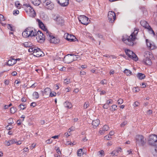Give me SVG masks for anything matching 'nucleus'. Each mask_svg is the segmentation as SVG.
Listing matches in <instances>:
<instances>
[{"instance_id": "obj_1", "label": "nucleus", "mask_w": 157, "mask_h": 157, "mask_svg": "<svg viewBox=\"0 0 157 157\" xmlns=\"http://www.w3.org/2000/svg\"><path fill=\"white\" fill-rule=\"evenodd\" d=\"M139 29L137 28H135L134 32L131 35L126 38L123 37L122 38V40L127 45L132 46L133 45L134 42L136 39V36Z\"/></svg>"}, {"instance_id": "obj_2", "label": "nucleus", "mask_w": 157, "mask_h": 157, "mask_svg": "<svg viewBox=\"0 0 157 157\" xmlns=\"http://www.w3.org/2000/svg\"><path fill=\"white\" fill-rule=\"evenodd\" d=\"M143 62L146 65H151L152 64L151 59L153 57V55L150 52L147 51L145 52Z\"/></svg>"}, {"instance_id": "obj_3", "label": "nucleus", "mask_w": 157, "mask_h": 157, "mask_svg": "<svg viewBox=\"0 0 157 157\" xmlns=\"http://www.w3.org/2000/svg\"><path fill=\"white\" fill-rule=\"evenodd\" d=\"M46 38L50 43L55 44L59 43V39L57 37L54 36L49 32L47 31V33H46Z\"/></svg>"}, {"instance_id": "obj_4", "label": "nucleus", "mask_w": 157, "mask_h": 157, "mask_svg": "<svg viewBox=\"0 0 157 157\" xmlns=\"http://www.w3.org/2000/svg\"><path fill=\"white\" fill-rule=\"evenodd\" d=\"M35 36H36V39L38 42L40 43L44 42L45 40V36L41 31H38Z\"/></svg>"}, {"instance_id": "obj_5", "label": "nucleus", "mask_w": 157, "mask_h": 157, "mask_svg": "<svg viewBox=\"0 0 157 157\" xmlns=\"http://www.w3.org/2000/svg\"><path fill=\"white\" fill-rule=\"evenodd\" d=\"M156 142H157V136L155 135L150 136L148 140L149 144L151 145L155 146Z\"/></svg>"}, {"instance_id": "obj_6", "label": "nucleus", "mask_w": 157, "mask_h": 157, "mask_svg": "<svg viewBox=\"0 0 157 157\" xmlns=\"http://www.w3.org/2000/svg\"><path fill=\"white\" fill-rule=\"evenodd\" d=\"M125 52L128 57L136 61L138 60V58L136 55L132 51L129 49L125 50Z\"/></svg>"}, {"instance_id": "obj_7", "label": "nucleus", "mask_w": 157, "mask_h": 157, "mask_svg": "<svg viewBox=\"0 0 157 157\" xmlns=\"http://www.w3.org/2000/svg\"><path fill=\"white\" fill-rule=\"evenodd\" d=\"M136 144L143 146L145 143L146 139L141 135H137L136 136Z\"/></svg>"}, {"instance_id": "obj_8", "label": "nucleus", "mask_w": 157, "mask_h": 157, "mask_svg": "<svg viewBox=\"0 0 157 157\" xmlns=\"http://www.w3.org/2000/svg\"><path fill=\"white\" fill-rule=\"evenodd\" d=\"M89 18L84 15L80 16L78 17L79 21L81 23L84 25H87L89 23Z\"/></svg>"}, {"instance_id": "obj_9", "label": "nucleus", "mask_w": 157, "mask_h": 157, "mask_svg": "<svg viewBox=\"0 0 157 157\" xmlns=\"http://www.w3.org/2000/svg\"><path fill=\"white\" fill-rule=\"evenodd\" d=\"M108 17L109 22L111 23L113 22L116 19V15L114 12L109 11L108 13Z\"/></svg>"}, {"instance_id": "obj_10", "label": "nucleus", "mask_w": 157, "mask_h": 157, "mask_svg": "<svg viewBox=\"0 0 157 157\" xmlns=\"http://www.w3.org/2000/svg\"><path fill=\"white\" fill-rule=\"evenodd\" d=\"M43 52L40 50V49L38 48H37L35 50V52L34 53L33 55L36 57H39L43 56Z\"/></svg>"}, {"instance_id": "obj_11", "label": "nucleus", "mask_w": 157, "mask_h": 157, "mask_svg": "<svg viewBox=\"0 0 157 157\" xmlns=\"http://www.w3.org/2000/svg\"><path fill=\"white\" fill-rule=\"evenodd\" d=\"M56 1L57 3L62 7L66 6L69 4V0H56Z\"/></svg>"}, {"instance_id": "obj_12", "label": "nucleus", "mask_w": 157, "mask_h": 157, "mask_svg": "<svg viewBox=\"0 0 157 157\" xmlns=\"http://www.w3.org/2000/svg\"><path fill=\"white\" fill-rule=\"evenodd\" d=\"M69 55H70V56H74L73 59V60H71L70 61H67V60L69 59V58L65 57L64 58V60L65 62V63H70L71 62H72L73 61H74L75 60H76L78 58V55H73L72 54H69L67 55V56H69Z\"/></svg>"}, {"instance_id": "obj_13", "label": "nucleus", "mask_w": 157, "mask_h": 157, "mask_svg": "<svg viewBox=\"0 0 157 157\" xmlns=\"http://www.w3.org/2000/svg\"><path fill=\"white\" fill-rule=\"evenodd\" d=\"M66 36L65 39L67 40L70 41H74V38H75V37L72 35L70 34H69L68 33H66L64 35V37H65Z\"/></svg>"}, {"instance_id": "obj_14", "label": "nucleus", "mask_w": 157, "mask_h": 157, "mask_svg": "<svg viewBox=\"0 0 157 157\" xmlns=\"http://www.w3.org/2000/svg\"><path fill=\"white\" fill-rule=\"evenodd\" d=\"M26 12H29L30 16L32 17H34L36 15V13L32 7L30 6Z\"/></svg>"}, {"instance_id": "obj_15", "label": "nucleus", "mask_w": 157, "mask_h": 157, "mask_svg": "<svg viewBox=\"0 0 157 157\" xmlns=\"http://www.w3.org/2000/svg\"><path fill=\"white\" fill-rule=\"evenodd\" d=\"M37 21L38 22L39 25L40 27L45 31V33L46 34V33H47V31H48L45 28L43 23L39 19H37Z\"/></svg>"}, {"instance_id": "obj_16", "label": "nucleus", "mask_w": 157, "mask_h": 157, "mask_svg": "<svg viewBox=\"0 0 157 157\" xmlns=\"http://www.w3.org/2000/svg\"><path fill=\"white\" fill-rule=\"evenodd\" d=\"M146 44L149 49L153 50L156 48V47L153 44L151 43L147 39L146 40Z\"/></svg>"}, {"instance_id": "obj_17", "label": "nucleus", "mask_w": 157, "mask_h": 157, "mask_svg": "<svg viewBox=\"0 0 157 157\" xmlns=\"http://www.w3.org/2000/svg\"><path fill=\"white\" fill-rule=\"evenodd\" d=\"M28 32L29 33L30 35L29 36L32 37L35 36L36 33V31L35 30H33V28L29 27V30Z\"/></svg>"}, {"instance_id": "obj_18", "label": "nucleus", "mask_w": 157, "mask_h": 157, "mask_svg": "<svg viewBox=\"0 0 157 157\" xmlns=\"http://www.w3.org/2000/svg\"><path fill=\"white\" fill-rule=\"evenodd\" d=\"M29 30V27H28L27 28L25 29V30L22 33V35L25 38H27L30 35L29 34V32H28Z\"/></svg>"}, {"instance_id": "obj_19", "label": "nucleus", "mask_w": 157, "mask_h": 157, "mask_svg": "<svg viewBox=\"0 0 157 157\" xmlns=\"http://www.w3.org/2000/svg\"><path fill=\"white\" fill-rule=\"evenodd\" d=\"M29 30V27H28L27 28L25 29V30L22 33V35L25 38H27L30 35L29 34V32H28Z\"/></svg>"}, {"instance_id": "obj_20", "label": "nucleus", "mask_w": 157, "mask_h": 157, "mask_svg": "<svg viewBox=\"0 0 157 157\" xmlns=\"http://www.w3.org/2000/svg\"><path fill=\"white\" fill-rule=\"evenodd\" d=\"M100 121L98 119H96L93 121L92 125L94 128H96L99 124Z\"/></svg>"}, {"instance_id": "obj_21", "label": "nucleus", "mask_w": 157, "mask_h": 157, "mask_svg": "<svg viewBox=\"0 0 157 157\" xmlns=\"http://www.w3.org/2000/svg\"><path fill=\"white\" fill-rule=\"evenodd\" d=\"M16 63V60L12 59L8 60L7 64L9 66H12Z\"/></svg>"}, {"instance_id": "obj_22", "label": "nucleus", "mask_w": 157, "mask_h": 157, "mask_svg": "<svg viewBox=\"0 0 157 157\" xmlns=\"http://www.w3.org/2000/svg\"><path fill=\"white\" fill-rule=\"evenodd\" d=\"M122 149L121 147L118 148L117 150H114L111 153V154L113 155V156L114 155H117L118 154V153L120 151H121Z\"/></svg>"}, {"instance_id": "obj_23", "label": "nucleus", "mask_w": 157, "mask_h": 157, "mask_svg": "<svg viewBox=\"0 0 157 157\" xmlns=\"http://www.w3.org/2000/svg\"><path fill=\"white\" fill-rule=\"evenodd\" d=\"M56 21L58 24L60 25H63L64 22V20L61 17H58L56 18Z\"/></svg>"}, {"instance_id": "obj_24", "label": "nucleus", "mask_w": 157, "mask_h": 157, "mask_svg": "<svg viewBox=\"0 0 157 157\" xmlns=\"http://www.w3.org/2000/svg\"><path fill=\"white\" fill-rule=\"evenodd\" d=\"M140 24L141 25L144 27L145 28L147 29V27H148L149 25L148 24L146 21H140Z\"/></svg>"}, {"instance_id": "obj_25", "label": "nucleus", "mask_w": 157, "mask_h": 157, "mask_svg": "<svg viewBox=\"0 0 157 157\" xmlns=\"http://www.w3.org/2000/svg\"><path fill=\"white\" fill-rule=\"evenodd\" d=\"M64 105L65 107L68 109H70L72 107L71 104L69 102H65L64 103Z\"/></svg>"}, {"instance_id": "obj_26", "label": "nucleus", "mask_w": 157, "mask_h": 157, "mask_svg": "<svg viewBox=\"0 0 157 157\" xmlns=\"http://www.w3.org/2000/svg\"><path fill=\"white\" fill-rule=\"evenodd\" d=\"M137 77L140 79H142L145 77V75L144 74L139 73L137 75Z\"/></svg>"}, {"instance_id": "obj_27", "label": "nucleus", "mask_w": 157, "mask_h": 157, "mask_svg": "<svg viewBox=\"0 0 157 157\" xmlns=\"http://www.w3.org/2000/svg\"><path fill=\"white\" fill-rule=\"evenodd\" d=\"M51 91V89L49 88H46L44 90V91H42L43 92V94H46V95H48L49 93H50V92Z\"/></svg>"}, {"instance_id": "obj_28", "label": "nucleus", "mask_w": 157, "mask_h": 157, "mask_svg": "<svg viewBox=\"0 0 157 157\" xmlns=\"http://www.w3.org/2000/svg\"><path fill=\"white\" fill-rule=\"evenodd\" d=\"M24 47L26 48L30 47L33 46L32 43L30 42H25L23 44Z\"/></svg>"}, {"instance_id": "obj_29", "label": "nucleus", "mask_w": 157, "mask_h": 157, "mask_svg": "<svg viewBox=\"0 0 157 157\" xmlns=\"http://www.w3.org/2000/svg\"><path fill=\"white\" fill-rule=\"evenodd\" d=\"M151 152L154 156H157V147H153L151 149Z\"/></svg>"}, {"instance_id": "obj_30", "label": "nucleus", "mask_w": 157, "mask_h": 157, "mask_svg": "<svg viewBox=\"0 0 157 157\" xmlns=\"http://www.w3.org/2000/svg\"><path fill=\"white\" fill-rule=\"evenodd\" d=\"M147 29L148 30V31L150 33L153 34L154 35H155V32L149 25L148 26V27L147 28Z\"/></svg>"}, {"instance_id": "obj_31", "label": "nucleus", "mask_w": 157, "mask_h": 157, "mask_svg": "<svg viewBox=\"0 0 157 157\" xmlns=\"http://www.w3.org/2000/svg\"><path fill=\"white\" fill-rule=\"evenodd\" d=\"M54 5L52 3L50 4H49L48 6H47L46 8L48 10H52L54 8Z\"/></svg>"}, {"instance_id": "obj_32", "label": "nucleus", "mask_w": 157, "mask_h": 157, "mask_svg": "<svg viewBox=\"0 0 157 157\" xmlns=\"http://www.w3.org/2000/svg\"><path fill=\"white\" fill-rule=\"evenodd\" d=\"M124 72L127 75H131L132 72L129 70L125 69L124 71Z\"/></svg>"}, {"instance_id": "obj_33", "label": "nucleus", "mask_w": 157, "mask_h": 157, "mask_svg": "<svg viewBox=\"0 0 157 157\" xmlns=\"http://www.w3.org/2000/svg\"><path fill=\"white\" fill-rule=\"evenodd\" d=\"M36 47H33L30 48L29 50L28 51L29 52H33V55H34V52H35V50H36Z\"/></svg>"}, {"instance_id": "obj_34", "label": "nucleus", "mask_w": 157, "mask_h": 157, "mask_svg": "<svg viewBox=\"0 0 157 157\" xmlns=\"http://www.w3.org/2000/svg\"><path fill=\"white\" fill-rule=\"evenodd\" d=\"M33 96L36 98L37 99L39 97V95L38 93L37 92H34L33 94Z\"/></svg>"}, {"instance_id": "obj_35", "label": "nucleus", "mask_w": 157, "mask_h": 157, "mask_svg": "<svg viewBox=\"0 0 157 157\" xmlns=\"http://www.w3.org/2000/svg\"><path fill=\"white\" fill-rule=\"evenodd\" d=\"M103 131H107L109 129V127L107 125H105L102 128Z\"/></svg>"}, {"instance_id": "obj_36", "label": "nucleus", "mask_w": 157, "mask_h": 157, "mask_svg": "<svg viewBox=\"0 0 157 157\" xmlns=\"http://www.w3.org/2000/svg\"><path fill=\"white\" fill-rule=\"evenodd\" d=\"M7 122L9 124H12L13 123V121L12 118H10L8 119Z\"/></svg>"}, {"instance_id": "obj_37", "label": "nucleus", "mask_w": 157, "mask_h": 157, "mask_svg": "<svg viewBox=\"0 0 157 157\" xmlns=\"http://www.w3.org/2000/svg\"><path fill=\"white\" fill-rule=\"evenodd\" d=\"M117 106L115 105H113L112 106V108L110 109L112 111H114L116 110Z\"/></svg>"}, {"instance_id": "obj_38", "label": "nucleus", "mask_w": 157, "mask_h": 157, "mask_svg": "<svg viewBox=\"0 0 157 157\" xmlns=\"http://www.w3.org/2000/svg\"><path fill=\"white\" fill-rule=\"evenodd\" d=\"M112 137L111 136H110V135H106L104 137L105 139L106 140H109Z\"/></svg>"}, {"instance_id": "obj_39", "label": "nucleus", "mask_w": 157, "mask_h": 157, "mask_svg": "<svg viewBox=\"0 0 157 157\" xmlns=\"http://www.w3.org/2000/svg\"><path fill=\"white\" fill-rule=\"evenodd\" d=\"M10 111L11 113L13 114L16 112V110L15 108H14L13 107L10 108Z\"/></svg>"}, {"instance_id": "obj_40", "label": "nucleus", "mask_w": 157, "mask_h": 157, "mask_svg": "<svg viewBox=\"0 0 157 157\" xmlns=\"http://www.w3.org/2000/svg\"><path fill=\"white\" fill-rule=\"evenodd\" d=\"M89 106V104L88 102L86 103V102L83 106V108L85 109L87 108Z\"/></svg>"}, {"instance_id": "obj_41", "label": "nucleus", "mask_w": 157, "mask_h": 157, "mask_svg": "<svg viewBox=\"0 0 157 157\" xmlns=\"http://www.w3.org/2000/svg\"><path fill=\"white\" fill-rule=\"evenodd\" d=\"M7 28L9 29H10L11 31H13L14 29L13 27H12L11 25L10 24H8Z\"/></svg>"}, {"instance_id": "obj_42", "label": "nucleus", "mask_w": 157, "mask_h": 157, "mask_svg": "<svg viewBox=\"0 0 157 157\" xmlns=\"http://www.w3.org/2000/svg\"><path fill=\"white\" fill-rule=\"evenodd\" d=\"M70 80L69 79L66 78L64 80V83L66 84H68L70 82Z\"/></svg>"}, {"instance_id": "obj_43", "label": "nucleus", "mask_w": 157, "mask_h": 157, "mask_svg": "<svg viewBox=\"0 0 157 157\" xmlns=\"http://www.w3.org/2000/svg\"><path fill=\"white\" fill-rule=\"evenodd\" d=\"M45 7H46L47 6H48L49 4H51V3H52V2L50 1H45Z\"/></svg>"}, {"instance_id": "obj_44", "label": "nucleus", "mask_w": 157, "mask_h": 157, "mask_svg": "<svg viewBox=\"0 0 157 157\" xmlns=\"http://www.w3.org/2000/svg\"><path fill=\"white\" fill-rule=\"evenodd\" d=\"M82 152V150L81 149H79L78 151V152H77V153H78V155L79 156H81V153Z\"/></svg>"}, {"instance_id": "obj_45", "label": "nucleus", "mask_w": 157, "mask_h": 157, "mask_svg": "<svg viewBox=\"0 0 157 157\" xmlns=\"http://www.w3.org/2000/svg\"><path fill=\"white\" fill-rule=\"evenodd\" d=\"M123 102V100L122 99H120L117 101L118 103L119 104H122Z\"/></svg>"}, {"instance_id": "obj_46", "label": "nucleus", "mask_w": 157, "mask_h": 157, "mask_svg": "<svg viewBox=\"0 0 157 157\" xmlns=\"http://www.w3.org/2000/svg\"><path fill=\"white\" fill-rule=\"evenodd\" d=\"M25 105H24L22 104H20L19 105V107H20L21 109H22L24 110L26 108V107H25Z\"/></svg>"}, {"instance_id": "obj_47", "label": "nucleus", "mask_w": 157, "mask_h": 157, "mask_svg": "<svg viewBox=\"0 0 157 157\" xmlns=\"http://www.w3.org/2000/svg\"><path fill=\"white\" fill-rule=\"evenodd\" d=\"M66 144L67 145H74L75 144V142H73V143L70 142L69 141H67L66 142Z\"/></svg>"}, {"instance_id": "obj_48", "label": "nucleus", "mask_w": 157, "mask_h": 157, "mask_svg": "<svg viewBox=\"0 0 157 157\" xmlns=\"http://www.w3.org/2000/svg\"><path fill=\"white\" fill-rule=\"evenodd\" d=\"M10 144H13L16 143V141L15 139H12L9 140Z\"/></svg>"}, {"instance_id": "obj_49", "label": "nucleus", "mask_w": 157, "mask_h": 157, "mask_svg": "<svg viewBox=\"0 0 157 157\" xmlns=\"http://www.w3.org/2000/svg\"><path fill=\"white\" fill-rule=\"evenodd\" d=\"M5 20V19L4 16L1 15L0 14V21H3Z\"/></svg>"}, {"instance_id": "obj_50", "label": "nucleus", "mask_w": 157, "mask_h": 157, "mask_svg": "<svg viewBox=\"0 0 157 157\" xmlns=\"http://www.w3.org/2000/svg\"><path fill=\"white\" fill-rule=\"evenodd\" d=\"M127 124V122L126 121H124L121 124V127H123L125 125H126Z\"/></svg>"}, {"instance_id": "obj_51", "label": "nucleus", "mask_w": 157, "mask_h": 157, "mask_svg": "<svg viewBox=\"0 0 157 157\" xmlns=\"http://www.w3.org/2000/svg\"><path fill=\"white\" fill-rule=\"evenodd\" d=\"M56 93L55 92H51L50 93V96L51 97H54L56 96Z\"/></svg>"}, {"instance_id": "obj_52", "label": "nucleus", "mask_w": 157, "mask_h": 157, "mask_svg": "<svg viewBox=\"0 0 157 157\" xmlns=\"http://www.w3.org/2000/svg\"><path fill=\"white\" fill-rule=\"evenodd\" d=\"M52 142V140L51 139H49L46 141V142L47 144L51 143Z\"/></svg>"}, {"instance_id": "obj_53", "label": "nucleus", "mask_w": 157, "mask_h": 157, "mask_svg": "<svg viewBox=\"0 0 157 157\" xmlns=\"http://www.w3.org/2000/svg\"><path fill=\"white\" fill-rule=\"evenodd\" d=\"M98 37L99 38L102 39H103L102 36L100 34H96Z\"/></svg>"}, {"instance_id": "obj_54", "label": "nucleus", "mask_w": 157, "mask_h": 157, "mask_svg": "<svg viewBox=\"0 0 157 157\" xmlns=\"http://www.w3.org/2000/svg\"><path fill=\"white\" fill-rule=\"evenodd\" d=\"M105 131H103V129L102 128L101 130H99V133L101 135H102L105 133Z\"/></svg>"}, {"instance_id": "obj_55", "label": "nucleus", "mask_w": 157, "mask_h": 157, "mask_svg": "<svg viewBox=\"0 0 157 157\" xmlns=\"http://www.w3.org/2000/svg\"><path fill=\"white\" fill-rule=\"evenodd\" d=\"M113 101H112V100H108L106 102V104L109 105V104H112L113 103L112 102Z\"/></svg>"}, {"instance_id": "obj_56", "label": "nucleus", "mask_w": 157, "mask_h": 157, "mask_svg": "<svg viewBox=\"0 0 157 157\" xmlns=\"http://www.w3.org/2000/svg\"><path fill=\"white\" fill-rule=\"evenodd\" d=\"M5 144L7 146H9L11 145L9 140L6 141Z\"/></svg>"}, {"instance_id": "obj_57", "label": "nucleus", "mask_w": 157, "mask_h": 157, "mask_svg": "<svg viewBox=\"0 0 157 157\" xmlns=\"http://www.w3.org/2000/svg\"><path fill=\"white\" fill-rule=\"evenodd\" d=\"M108 107H109L108 105H107L106 103L104 104L103 106V108L105 109H108Z\"/></svg>"}, {"instance_id": "obj_58", "label": "nucleus", "mask_w": 157, "mask_h": 157, "mask_svg": "<svg viewBox=\"0 0 157 157\" xmlns=\"http://www.w3.org/2000/svg\"><path fill=\"white\" fill-rule=\"evenodd\" d=\"M37 85V83H35L33 84L31 86H30V88H35Z\"/></svg>"}, {"instance_id": "obj_59", "label": "nucleus", "mask_w": 157, "mask_h": 157, "mask_svg": "<svg viewBox=\"0 0 157 157\" xmlns=\"http://www.w3.org/2000/svg\"><path fill=\"white\" fill-rule=\"evenodd\" d=\"M19 13V11L18 10H15L13 11V14H14L15 13H16V14H18Z\"/></svg>"}, {"instance_id": "obj_60", "label": "nucleus", "mask_w": 157, "mask_h": 157, "mask_svg": "<svg viewBox=\"0 0 157 157\" xmlns=\"http://www.w3.org/2000/svg\"><path fill=\"white\" fill-rule=\"evenodd\" d=\"M23 6H25L28 9L29 8V7H30L31 6L29 4H24L23 5Z\"/></svg>"}, {"instance_id": "obj_61", "label": "nucleus", "mask_w": 157, "mask_h": 157, "mask_svg": "<svg viewBox=\"0 0 157 157\" xmlns=\"http://www.w3.org/2000/svg\"><path fill=\"white\" fill-rule=\"evenodd\" d=\"M22 143V141L19 140L18 141H16V143L17 145H20Z\"/></svg>"}, {"instance_id": "obj_62", "label": "nucleus", "mask_w": 157, "mask_h": 157, "mask_svg": "<svg viewBox=\"0 0 157 157\" xmlns=\"http://www.w3.org/2000/svg\"><path fill=\"white\" fill-rule=\"evenodd\" d=\"M36 105V103L35 102H33L30 105L31 106H32L33 107H35Z\"/></svg>"}, {"instance_id": "obj_63", "label": "nucleus", "mask_w": 157, "mask_h": 157, "mask_svg": "<svg viewBox=\"0 0 157 157\" xmlns=\"http://www.w3.org/2000/svg\"><path fill=\"white\" fill-rule=\"evenodd\" d=\"M99 152L100 153V154L101 155V156H104V151L102 150H101V151H99Z\"/></svg>"}, {"instance_id": "obj_64", "label": "nucleus", "mask_w": 157, "mask_h": 157, "mask_svg": "<svg viewBox=\"0 0 157 157\" xmlns=\"http://www.w3.org/2000/svg\"><path fill=\"white\" fill-rule=\"evenodd\" d=\"M114 134V132L113 131H110L109 133V135H110V136H112Z\"/></svg>"}]
</instances>
